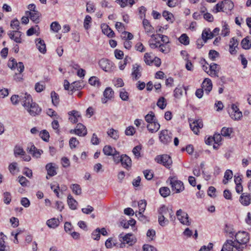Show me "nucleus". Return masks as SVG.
Listing matches in <instances>:
<instances>
[{
  "instance_id": "1",
  "label": "nucleus",
  "mask_w": 251,
  "mask_h": 251,
  "mask_svg": "<svg viewBox=\"0 0 251 251\" xmlns=\"http://www.w3.org/2000/svg\"><path fill=\"white\" fill-rule=\"evenodd\" d=\"M20 100L23 106L31 116H35L41 113V108L36 103L32 101L30 95L26 93L22 94Z\"/></svg>"
},
{
  "instance_id": "2",
  "label": "nucleus",
  "mask_w": 251,
  "mask_h": 251,
  "mask_svg": "<svg viewBox=\"0 0 251 251\" xmlns=\"http://www.w3.org/2000/svg\"><path fill=\"white\" fill-rule=\"evenodd\" d=\"M250 240L249 234L245 231H239L235 235L236 245H233L238 251H243Z\"/></svg>"
},
{
  "instance_id": "3",
  "label": "nucleus",
  "mask_w": 251,
  "mask_h": 251,
  "mask_svg": "<svg viewBox=\"0 0 251 251\" xmlns=\"http://www.w3.org/2000/svg\"><path fill=\"white\" fill-rule=\"evenodd\" d=\"M170 209L168 208L165 205L161 206L158 209V223L162 226H164L169 224V221L165 218V215L170 212Z\"/></svg>"
},
{
  "instance_id": "4",
  "label": "nucleus",
  "mask_w": 251,
  "mask_h": 251,
  "mask_svg": "<svg viewBox=\"0 0 251 251\" xmlns=\"http://www.w3.org/2000/svg\"><path fill=\"white\" fill-rule=\"evenodd\" d=\"M169 180L173 191H175L176 193H179L184 190L183 183L176 177H170Z\"/></svg>"
},
{
  "instance_id": "5",
  "label": "nucleus",
  "mask_w": 251,
  "mask_h": 251,
  "mask_svg": "<svg viewBox=\"0 0 251 251\" xmlns=\"http://www.w3.org/2000/svg\"><path fill=\"white\" fill-rule=\"evenodd\" d=\"M155 161L157 163L162 164L167 168L169 167L172 164L170 156L167 154L156 156L155 158Z\"/></svg>"
},
{
  "instance_id": "6",
  "label": "nucleus",
  "mask_w": 251,
  "mask_h": 251,
  "mask_svg": "<svg viewBox=\"0 0 251 251\" xmlns=\"http://www.w3.org/2000/svg\"><path fill=\"white\" fill-rule=\"evenodd\" d=\"M119 237L120 241L122 243L120 245V247L121 248L123 247V245L125 243L131 246L135 243L133 235L130 233H128L126 235H124L123 233H121L119 235Z\"/></svg>"
},
{
  "instance_id": "7",
  "label": "nucleus",
  "mask_w": 251,
  "mask_h": 251,
  "mask_svg": "<svg viewBox=\"0 0 251 251\" xmlns=\"http://www.w3.org/2000/svg\"><path fill=\"white\" fill-rule=\"evenodd\" d=\"M176 215L178 220L183 225L186 226H190L191 225V222L189 220L188 215L181 209H180L176 211Z\"/></svg>"
},
{
  "instance_id": "8",
  "label": "nucleus",
  "mask_w": 251,
  "mask_h": 251,
  "mask_svg": "<svg viewBox=\"0 0 251 251\" xmlns=\"http://www.w3.org/2000/svg\"><path fill=\"white\" fill-rule=\"evenodd\" d=\"M170 134L171 133L168 130H162L159 136L160 141L164 144H168L172 141V136Z\"/></svg>"
},
{
  "instance_id": "9",
  "label": "nucleus",
  "mask_w": 251,
  "mask_h": 251,
  "mask_svg": "<svg viewBox=\"0 0 251 251\" xmlns=\"http://www.w3.org/2000/svg\"><path fill=\"white\" fill-rule=\"evenodd\" d=\"M8 66L11 69L17 68V71L20 74L24 70V65L22 62L17 63L15 59L9 60L8 62Z\"/></svg>"
},
{
  "instance_id": "10",
  "label": "nucleus",
  "mask_w": 251,
  "mask_h": 251,
  "mask_svg": "<svg viewBox=\"0 0 251 251\" xmlns=\"http://www.w3.org/2000/svg\"><path fill=\"white\" fill-rule=\"evenodd\" d=\"M190 126L192 130L196 134H198L199 129L203 126V124L201 120H195L193 122L190 121Z\"/></svg>"
},
{
  "instance_id": "11",
  "label": "nucleus",
  "mask_w": 251,
  "mask_h": 251,
  "mask_svg": "<svg viewBox=\"0 0 251 251\" xmlns=\"http://www.w3.org/2000/svg\"><path fill=\"white\" fill-rule=\"evenodd\" d=\"M27 152L32 154V156L36 158H39L43 151L37 149L32 143L28 144L26 149Z\"/></svg>"
},
{
  "instance_id": "12",
  "label": "nucleus",
  "mask_w": 251,
  "mask_h": 251,
  "mask_svg": "<svg viewBox=\"0 0 251 251\" xmlns=\"http://www.w3.org/2000/svg\"><path fill=\"white\" fill-rule=\"evenodd\" d=\"M99 64L100 67L105 72L110 71L113 67L112 62L108 59H101Z\"/></svg>"
},
{
  "instance_id": "13",
  "label": "nucleus",
  "mask_w": 251,
  "mask_h": 251,
  "mask_svg": "<svg viewBox=\"0 0 251 251\" xmlns=\"http://www.w3.org/2000/svg\"><path fill=\"white\" fill-rule=\"evenodd\" d=\"M10 38L17 43H21L23 41L21 38L22 32L18 30L10 31L8 33Z\"/></svg>"
},
{
  "instance_id": "14",
  "label": "nucleus",
  "mask_w": 251,
  "mask_h": 251,
  "mask_svg": "<svg viewBox=\"0 0 251 251\" xmlns=\"http://www.w3.org/2000/svg\"><path fill=\"white\" fill-rule=\"evenodd\" d=\"M220 66L215 63H211L209 65V68L207 74L212 77H218V73L220 71Z\"/></svg>"
},
{
  "instance_id": "15",
  "label": "nucleus",
  "mask_w": 251,
  "mask_h": 251,
  "mask_svg": "<svg viewBox=\"0 0 251 251\" xmlns=\"http://www.w3.org/2000/svg\"><path fill=\"white\" fill-rule=\"evenodd\" d=\"M141 66L137 64L133 65L131 75L133 79L137 80L141 77Z\"/></svg>"
},
{
  "instance_id": "16",
  "label": "nucleus",
  "mask_w": 251,
  "mask_h": 251,
  "mask_svg": "<svg viewBox=\"0 0 251 251\" xmlns=\"http://www.w3.org/2000/svg\"><path fill=\"white\" fill-rule=\"evenodd\" d=\"M104 98L102 99V102L105 103L114 96V91L110 87H107L103 92Z\"/></svg>"
},
{
  "instance_id": "17",
  "label": "nucleus",
  "mask_w": 251,
  "mask_h": 251,
  "mask_svg": "<svg viewBox=\"0 0 251 251\" xmlns=\"http://www.w3.org/2000/svg\"><path fill=\"white\" fill-rule=\"evenodd\" d=\"M239 201L243 205L248 206L251 203V196L247 193H242L240 197Z\"/></svg>"
},
{
  "instance_id": "18",
  "label": "nucleus",
  "mask_w": 251,
  "mask_h": 251,
  "mask_svg": "<svg viewBox=\"0 0 251 251\" xmlns=\"http://www.w3.org/2000/svg\"><path fill=\"white\" fill-rule=\"evenodd\" d=\"M68 114L70 116L69 119L72 123H76L78 122V119L81 118L80 113L75 110L70 111L68 113Z\"/></svg>"
},
{
  "instance_id": "19",
  "label": "nucleus",
  "mask_w": 251,
  "mask_h": 251,
  "mask_svg": "<svg viewBox=\"0 0 251 251\" xmlns=\"http://www.w3.org/2000/svg\"><path fill=\"white\" fill-rule=\"evenodd\" d=\"M123 167L127 170L131 166V159L126 154L122 155V159L121 161Z\"/></svg>"
},
{
  "instance_id": "20",
  "label": "nucleus",
  "mask_w": 251,
  "mask_h": 251,
  "mask_svg": "<svg viewBox=\"0 0 251 251\" xmlns=\"http://www.w3.org/2000/svg\"><path fill=\"white\" fill-rule=\"evenodd\" d=\"M36 47L39 51L44 54L46 52V46L44 40L39 38L35 40Z\"/></svg>"
},
{
  "instance_id": "21",
  "label": "nucleus",
  "mask_w": 251,
  "mask_h": 251,
  "mask_svg": "<svg viewBox=\"0 0 251 251\" xmlns=\"http://www.w3.org/2000/svg\"><path fill=\"white\" fill-rule=\"evenodd\" d=\"M75 128L76 129V131H75L76 132V135H77L79 136H85L87 134V129L86 127L82 124H77Z\"/></svg>"
},
{
  "instance_id": "22",
  "label": "nucleus",
  "mask_w": 251,
  "mask_h": 251,
  "mask_svg": "<svg viewBox=\"0 0 251 251\" xmlns=\"http://www.w3.org/2000/svg\"><path fill=\"white\" fill-rule=\"evenodd\" d=\"M202 88L205 90L207 94H208L212 89V83L209 78H205L202 83Z\"/></svg>"
},
{
  "instance_id": "23",
  "label": "nucleus",
  "mask_w": 251,
  "mask_h": 251,
  "mask_svg": "<svg viewBox=\"0 0 251 251\" xmlns=\"http://www.w3.org/2000/svg\"><path fill=\"white\" fill-rule=\"evenodd\" d=\"M236 245V243L232 240H227L224 244L221 251H233V245Z\"/></svg>"
},
{
  "instance_id": "24",
  "label": "nucleus",
  "mask_w": 251,
  "mask_h": 251,
  "mask_svg": "<svg viewBox=\"0 0 251 251\" xmlns=\"http://www.w3.org/2000/svg\"><path fill=\"white\" fill-rule=\"evenodd\" d=\"M67 203L70 208L71 209L75 210L77 208L78 202L75 199H74L71 194H69L68 196Z\"/></svg>"
},
{
  "instance_id": "25",
  "label": "nucleus",
  "mask_w": 251,
  "mask_h": 251,
  "mask_svg": "<svg viewBox=\"0 0 251 251\" xmlns=\"http://www.w3.org/2000/svg\"><path fill=\"white\" fill-rule=\"evenodd\" d=\"M46 169L48 172V175L50 177L56 175V168L51 163H48L46 166Z\"/></svg>"
},
{
  "instance_id": "26",
  "label": "nucleus",
  "mask_w": 251,
  "mask_h": 251,
  "mask_svg": "<svg viewBox=\"0 0 251 251\" xmlns=\"http://www.w3.org/2000/svg\"><path fill=\"white\" fill-rule=\"evenodd\" d=\"M101 27L103 34L106 35L109 37H113L114 32L108 25L103 24L101 25Z\"/></svg>"
},
{
  "instance_id": "27",
  "label": "nucleus",
  "mask_w": 251,
  "mask_h": 251,
  "mask_svg": "<svg viewBox=\"0 0 251 251\" xmlns=\"http://www.w3.org/2000/svg\"><path fill=\"white\" fill-rule=\"evenodd\" d=\"M143 25L144 27L145 32L147 33H151L153 32L154 28L151 25L149 21L146 19H144L143 21Z\"/></svg>"
},
{
  "instance_id": "28",
  "label": "nucleus",
  "mask_w": 251,
  "mask_h": 251,
  "mask_svg": "<svg viewBox=\"0 0 251 251\" xmlns=\"http://www.w3.org/2000/svg\"><path fill=\"white\" fill-rule=\"evenodd\" d=\"M25 14L27 16H30V19L35 23L39 22V16L40 14L38 11L32 12L31 11H26Z\"/></svg>"
},
{
  "instance_id": "29",
  "label": "nucleus",
  "mask_w": 251,
  "mask_h": 251,
  "mask_svg": "<svg viewBox=\"0 0 251 251\" xmlns=\"http://www.w3.org/2000/svg\"><path fill=\"white\" fill-rule=\"evenodd\" d=\"M160 125L156 121L150 123L147 125L148 129L151 133L156 132L160 128Z\"/></svg>"
},
{
  "instance_id": "30",
  "label": "nucleus",
  "mask_w": 251,
  "mask_h": 251,
  "mask_svg": "<svg viewBox=\"0 0 251 251\" xmlns=\"http://www.w3.org/2000/svg\"><path fill=\"white\" fill-rule=\"evenodd\" d=\"M223 6L224 9L225 10V12L227 13L233 8L234 4L231 1L225 0L223 1Z\"/></svg>"
},
{
  "instance_id": "31",
  "label": "nucleus",
  "mask_w": 251,
  "mask_h": 251,
  "mask_svg": "<svg viewBox=\"0 0 251 251\" xmlns=\"http://www.w3.org/2000/svg\"><path fill=\"white\" fill-rule=\"evenodd\" d=\"M117 151L110 146H105L103 149V153L106 155H113L116 153Z\"/></svg>"
},
{
  "instance_id": "32",
  "label": "nucleus",
  "mask_w": 251,
  "mask_h": 251,
  "mask_svg": "<svg viewBox=\"0 0 251 251\" xmlns=\"http://www.w3.org/2000/svg\"><path fill=\"white\" fill-rule=\"evenodd\" d=\"M147 205V202L145 200H141L138 202L139 212L138 213H136V216L141 215L145 210Z\"/></svg>"
},
{
  "instance_id": "33",
  "label": "nucleus",
  "mask_w": 251,
  "mask_h": 251,
  "mask_svg": "<svg viewBox=\"0 0 251 251\" xmlns=\"http://www.w3.org/2000/svg\"><path fill=\"white\" fill-rule=\"evenodd\" d=\"M59 221L58 219L52 218L47 221V225L50 228H54L58 226Z\"/></svg>"
},
{
  "instance_id": "34",
  "label": "nucleus",
  "mask_w": 251,
  "mask_h": 251,
  "mask_svg": "<svg viewBox=\"0 0 251 251\" xmlns=\"http://www.w3.org/2000/svg\"><path fill=\"white\" fill-rule=\"evenodd\" d=\"M70 188L72 189L73 192L76 195H80L82 193L81 188L78 184H72L70 186Z\"/></svg>"
},
{
  "instance_id": "35",
  "label": "nucleus",
  "mask_w": 251,
  "mask_h": 251,
  "mask_svg": "<svg viewBox=\"0 0 251 251\" xmlns=\"http://www.w3.org/2000/svg\"><path fill=\"white\" fill-rule=\"evenodd\" d=\"M84 85L82 81H75L72 83L71 88L72 91L81 89L83 88Z\"/></svg>"
},
{
  "instance_id": "36",
  "label": "nucleus",
  "mask_w": 251,
  "mask_h": 251,
  "mask_svg": "<svg viewBox=\"0 0 251 251\" xmlns=\"http://www.w3.org/2000/svg\"><path fill=\"white\" fill-rule=\"evenodd\" d=\"M212 12L214 13H217L219 12H225V10L224 9L223 1L218 2L217 4H216V5L213 7Z\"/></svg>"
},
{
  "instance_id": "37",
  "label": "nucleus",
  "mask_w": 251,
  "mask_h": 251,
  "mask_svg": "<svg viewBox=\"0 0 251 251\" xmlns=\"http://www.w3.org/2000/svg\"><path fill=\"white\" fill-rule=\"evenodd\" d=\"M117 1L122 7L127 6L128 4H130V6H131L135 3L134 0H117Z\"/></svg>"
},
{
  "instance_id": "38",
  "label": "nucleus",
  "mask_w": 251,
  "mask_h": 251,
  "mask_svg": "<svg viewBox=\"0 0 251 251\" xmlns=\"http://www.w3.org/2000/svg\"><path fill=\"white\" fill-rule=\"evenodd\" d=\"M50 96L52 99V104L55 106H57L59 102L58 95L54 91H52L51 92Z\"/></svg>"
},
{
  "instance_id": "39",
  "label": "nucleus",
  "mask_w": 251,
  "mask_h": 251,
  "mask_svg": "<svg viewBox=\"0 0 251 251\" xmlns=\"http://www.w3.org/2000/svg\"><path fill=\"white\" fill-rule=\"evenodd\" d=\"M232 176H233V173H232V171H231L230 170H227L225 173V175H224L225 179H224L223 180V183L225 184H227V181L228 180L231 179L232 177Z\"/></svg>"
},
{
  "instance_id": "40",
  "label": "nucleus",
  "mask_w": 251,
  "mask_h": 251,
  "mask_svg": "<svg viewBox=\"0 0 251 251\" xmlns=\"http://www.w3.org/2000/svg\"><path fill=\"white\" fill-rule=\"evenodd\" d=\"M242 48L245 50H249L251 47V42L246 37L241 41Z\"/></svg>"
},
{
  "instance_id": "41",
  "label": "nucleus",
  "mask_w": 251,
  "mask_h": 251,
  "mask_svg": "<svg viewBox=\"0 0 251 251\" xmlns=\"http://www.w3.org/2000/svg\"><path fill=\"white\" fill-rule=\"evenodd\" d=\"M157 105L160 109H164L167 105V102L166 99L163 97L159 98L157 102Z\"/></svg>"
},
{
  "instance_id": "42",
  "label": "nucleus",
  "mask_w": 251,
  "mask_h": 251,
  "mask_svg": "<svg viewBox=\"0 0 251 251\" xmlns=\"http://www.w3.org/2000/svg\"><path fill=\"white\" fill-rule=\"evenodd\" d=\"M89 83L91 85L96 86L100 87V83L99 79L96 76H92L89 79Z\"/></svg>"
},
{
  "instance_id": "43",
  "label": "nucleus",
  "mask_w": 251,
  "mask_h": 251,
  "mask_svg": "<svg viewBox=\"0 0 251 251\" xmlns=\"http://www.w3.org/2000/svg\"><path fill=\"white\" fill-rule=\"evenodd\" d=\"M159 193L163 197L165 198L170 194L171 191L168 187H162L160 188Z\"/></svg>"
},
{
  "instance_id": "44",
  "label": "nucleus",
  "mask_w": 251,
  "mask_h": 251,
  "mask_svg": "<svg viewBox=\"0 0 251 251\" xmlns=\"http://www.w3.org/2000/svg\"><path fill=\"white\" fill-rule=\"evenodd\" d=\"M162 15L168 21H170L171 23H173L174 22V15L171 12H169L167 11H164L163 12Z\"/></svg>"
},
{
  "instance_id": "45",
  "label": "nucleus",
  "mask_w": 251,
  "mask_h": 251,
  "mask_svg": "<svg viewBox=\"0 0 251 251\" xmlns=\"http://www.w3.org/2000/svg\"><path fill=\"white\" fill-rule=\"evenodd\" d=\"M230 117L235 120H238L242 117V113L239 110L235 112H229Z\"/></svg>"
},
{
  "instance_id": "46",
  "label": "nucleus",
  "mask_w": 251,
  "mask_h": 251,
  "mask_svg": "<svg viewBox=\"0 0 251 251\" xmlns=\"http://www.w3.org/2000/svg\"><path fill=\"white\" fill-rule=\"evenodd\" d=\"M142 150V146L139 145L135 146L132 150V152L135 157L139 158L141 157L140 151Z\"/></svg>"
},
{
  "instance_id": "47",
  "label": "nucleus",
  "mask_w": 251,
  "mask_h": 251,
  "mask_svg": "<svg viewBox=\"0 0 251 251\" xmlns=\"http://www.w3.org/2000/svg\"><path fill=\"white\" fill-rule=\"evenodd\" d=\"M145 120L149 124L153 123V121H155V115L153 112L151 111L148 114H147L145 117Z\"/></svg>"
},
{
  "instance_id": "48",
  "label": "nucleus",
  "mask_w": 251,
  "mask_h": 251,
  "mask_svg": "<svg viewBox=\"0 0 251 251\" xmlns=\"http://www.w3.org/2000/svg\"><path fill=\"white\" fill-rule=\"evenodd\" d=\"M14 152L15 156L19 155H24L25 154V151H24L23 149L19 146H16L15 147Z\"/></svg>"
},
{
  "instance_id": "49",
  "label": "nucleus",
  "mask_w": 251,
  "mask_h": 251,
  "mask_svg": "<svg viewBox=\"0 0 251 251\" xmlns=\"http://www.w3.org/2000/svg\"><path fill=\"white\" fill-rule=\"evenodd\" d=\"M179 41L184 45H188L189 44V38L186 34H182L179 38Z\"/></svg>"
},
{
  "instance_id": "50",
  "label": "nucleus",
  "mask_w": 251,
  "mask_h": 251,
  "mask_svg": "<svg viewBox=\"0 0 251 251\" xmlns=\"http://www.w3.org/2000/svg\"><path fill=\"white\" fill-rule=\"evenodd\" d=\"M108 135L115 140L119 138L118 131L113 128L110 129L107 131Z\"/></svg>"
},
{
  "instance_id": "51",
  "label": "nucleus",
  "mask_w": 251,
  "mask_h": 251,
  "mask_svg": "<svg viewBox=\"0 0 251 251\" xmlns=\"http://www.w3.org/2000/svg\"><path fill=\"white\" fill-rule=\"evenodd\" d=\"M131 61V58L128 56H126L123 61L120 62L119 68L121 70H123L127 63H128Z\"/></svg>"
},
{
  "instance_id": "52",
  "label": "nucleus",
  "mask_w": 251,
  "mask_h": 251,
  "mask_svg": "<svg viewBox=\"0 0 251 251\" xmlns=\"http://www.w3.org/2000/svg\"><path fill=\"white\" fill-rule=\"evenodd\" d=\"M210 32V28H205L202 32L201 39L204 43H205L208 40V35Z\"/></svg>"
},
{
  "instance_id": "53",
  "label": "nucleus",
  "mask_w": 251,
  "mask_h": 251,
  "mask_svg": "<svg viewBox=\"0 0 251 251\" xmlns=\"http://www.w3.org/2000/svg\"><path fill=\"white\" fill-rule=\"evenodd\" d=\"M50 29L55 32H57L60 29L61 26L57 22H54L50 25Z\"/></svg>"
},
{
  "instance_id": "54",
  "label": "nucleus",
  "mask_w": 251,
  "mask_h": 251,
  "mask_svg": "<svg viewBox=\"0 0 251 251\" xmlns=\"http://www.w3.org/2000/svg\"><path fill=\"white\" fill-rule=\"evenodd\" d=\"M100 229L97 228L92 233V238L96 240H99L100 238Z\"/></svg>"
},
{
  "instance_id": "55",
  "label": "nucleus",
  "mask_w": 251,
  "mask_h": 251,
  "mask_svg": "<svg viewBox=\"0 0 251 251\" xmlns=\"http://www.w3.org/2000/svg\"><path fill=\"white\" fill-rule=\"evenodd\" d=\"M40 137L45 141L47 142L50 138V134L46 130H43L40 133Z\"/></svg>"
},
{
  "instance_id": "56",
  "label": "nucleus",
  "mask_w": 251,
  "mask_h": 251,
  "mask_svg": "<svg viewBox=\"0 0 251 251\" xmlns=\"http://www.w3.org/2000/svg\"><path fill=\"white\" fill-rule=\"evenodd\" d=\"M152 57L151 56L150 53H146L144 55V61L147 65H150L153 63Z\"/></svg>"
},
{
  "instance_id": "57",
  "label": "nucleus",
  "mask_w": 251,
  "mask_h": 251,
  "mask_svg": "<svg viewBox=\"0 0 251 251\" xmlns=\"http://www.w3.org/2000/svg\"><path fill=\"white\" fill-rule=\"evenodd\" d=\"M174 96L176 98H179L182 95L183 93L182 88L180 87H176L174 91Z\"/></svg>"
},
{
  "instance_id": "58",
  "label": "nucleus",
  "mask_w": 251,
  "mask_h": 251,
  "mask_svg": "<svg viewBox=\"0 0 251 251\" xmlns=\"http://www.w3.org/2000/svg\"><path fill=\"white\" fill-rule=\"evenodd\" d=\"M45 89V85L44 83H41L37 82L35 84V89L37 92H41Z\"/></svg>"
},
{
  "instance_id": "59",
  "label": "nucleus",
  "mask_w": 251,
  "mask_h": 251,
  "mask_svg": "<svg viewBox=\"0 0 251 251\" xmlns=\"http://www.w3.org/2000/svg\"><path fill=\"white\" fill-rule=\"evenodd\" d=\"M8 247L5 245L4 237L0 238V251H8Z\"/></svg>"
},
{
  "instance_id": "60",
  "label": "nucleus",
  "mask_w": 251,
  "mask_h": 251,
  "mask_svg": "<svg viewBox=\"0 0 251 251\" xmlns=\"http://www.w3.org/2000/svg\"><path fill=\"white\" fill-rule=\"evenodd\" d=\"M79 144L78 141L75 137H72L69 141V145L71 149L75 148Z\"/></svg>"
},
{
  "instance_id": "61",
  "label": "nucleus",
  "mask_w": 251,
  "mask_h": 251,
  "mask_svg": "<svg viewBox=\"0 0 251 251\" xmlns=\"http://www.w3.org/2000/svg\"><path fill=\"white\" fill-rule=\"evenodd\" d=\"M19 21L17 19H15L11 21L10 26L12 28L18 30L19 29Z\"/></svg>"
},
{
  "instance_id": "62",
  "label": "nucleus",
  "mask_w": 251,
  "mask_h": 251,
  "mask_svg": "<svg viewBox=\"0 0 251 251\" xmlns=\"http://www.w3.org/2000/svg\"><path fill=\"white\" fill-rule=\"evenodd\" d=\"M209 57L212 60H215L216 58L218 57L219 53L216 50H210L209 52Z\"/></svg>"
},
{
  "instance_id": "63",
  "label": "nucleus",
  "mask_w": 251,
  "mask_h": 251,
  "mask_svg": "<svg viewBox=\"0 0 251 251\" xmlns=\"http://www.w3.org/2000/svg\"><path fill=\"white\" fill-rule=\"evenodd\" d=\"M19 182L23 187L27 186V184L29 183V181L23 176L19 177Z\"/></svg>"
},
{
  "instance_id": "64",
  "label": "nucleus",
  "mask_w": 251,
  "mask_h": 251,
  "mask_svg": "<svg viewBox=\"0 0 251 251\" xmlns=\"http://www.w3.org/2000/svg\"><path fill=\"white\" fill-rule=\"evenodd\" d=\"M144 176L147 180H151L153 176V173L149 170H146L143 172Z\"/></svg>"
}]
</instances>
